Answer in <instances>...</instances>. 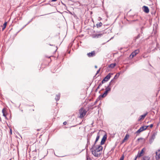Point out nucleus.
<instances>
[{
  "mask_svg": "<svg viewBox=\"0 0 160 160\" xmlns=\"http://www.w3.org/2000/svg\"><path fill=\"white\" fill-rule=\"evenodd\" d=\"M140 37V34H139L136 37H134V40L136 41L137 39H138Z\"/></svg>",
  "mask_w": 160,
  "mask_h": 160,
  "instance_id": "nucleus-23",
  "label": "nucleus"
},
{
  "mask_svg": "<svg viewBox=\"0 0 160 160\" xmlns=\"http://www.w3.org/2000/svg\"><path fill=\"white\" fill-rule=\"evenodd\" d=\"M112 74V73H109L103 79V81H105V82L108 81L110 77H111V75Z\"/></svg>",
  "mask_w": 160,
  "mask_h": 160,
  "instance_id": "nucleus-8",
  "label": "nucleus"
},
{
  "mask_svg": "<svg viewBox=\"0 0 160 160\" xmlns=\"http://www.w3.org/2000/svg\"><path fill=\"white\" fill-rule=\"evenodd\" d=\"M60 97V93H59L58 94L56 95L55 99L56 100V101H58L59 100Z\"/></svg>",
  "mask_w": 160,
  "mask_h": 160,
  "instance_id": "nucleus-18",
  "label": "nucleus"
},
{
  "mask_svg": "<svg viewBox=\"0 0 160 160\" xmlns=\"http://www.w3.org/2000/svg\"><path fill=\"white\" fill-rule=\"evenodd\" d=\"M99 34H96L93 35V38H99L102 37L103 34L105 33V30H102L99 32Z\"/></svg>",
  "mask_w": 160,
  "mask_h": 160,
  "instance_id": "nucleus-3",
  "label": "nucleus"
},
{
  "mask_svg": "<svg viewBox=\"0 0 160 160\" xmlns=\"http://www.w3.org/2000/svg\"><path fill=\"white\" fill-rule=\"evenodd\" d=\"M57 0H52V2H55L57 1Z\"/></svg>",
  "mask_w": 160,
  "mask_h": 160,
  "instance_id": "nucleus-40",
  "label": "nucleus"
},
{
  "mask_svg": "<svg viewBox=\"0 0 160 160\" xmlns=\"http://www.w3.org/2000/svg\"><path fill=\"white\" fill-rule=\"evenodd\" d=\"M115 82L113 80H112L111 82H109L108 85L105 89V90H107L108 92L110 91H111V88H110V86L112 84L114 83Z\"/></svg>",
  "mask_w": 160,
  "mask_h": 160,
  "instance_id": "nucleus-6",
  "label": "nucleus"
},
{
  "mask_svg": "<svg viewBox=\"0 0 160 160\" xmlns=\"http://www.w3.org/2000/svg\"><path fill=\"white\" fill-rule=\"evenodd\" d=\"M90 144V140L88 138L87 139V145H89Z\"/></svg>",
  "mask_w": 160,
  "mask_h": 160,
  "instance_id": "nucleus-31",
  "label": "nucleus"
},
{
  "mask_svg": "<svg viewBox=\"0 0 160 160\" xmlns=\"http://www.w3.org/2000/svg\"><path fill=\"white\" fill-rule=\"evenodd\" d=\"M89 108H91V106H90L89 107Z\"/></svg>",
  "mask_w": 160,
  "mask_h": 160,
  "instance_id": "nucleus-50",
  "label": "nucleus"
},
{
  "mask_svg": "<svg viewBox=\"0 0 160 160\" xmlns=\"http://www.w3.org/2000/svg\"><path fill=\"white\" fill-rule=\"evenodd\" d=\"M7 22H5L3 24V27H4V28H6V25H7Z\"/></svg>",
  "mask_w": 160,
  "mask_h": 160,
  "instance_id": "nucleus-32",
  "label": "nucleus"
},
{
  "mask_svg": "<svg viewBox=\"0 0 160 160\" xmlns=\"http://www.w3.org/2000/svg\"><path fill=\"white\" fill-rule=\"evenodd\" d=\"M153 124H151V125H150V126H150V127L151 128H152L153 126Z\"/></svg>",
  "mask_w": 160,
  "mask_h": 160,
  "instance_id": "nucleus-35",
  "label": "nucleus"
},
{
  "mask_svg": "<svg viewBox=\"0 0 160 160\" xmlns=\"http://www.w3.org/2000/svg\"><path fill=\"white\" fill-rule=\"evenodd\" d=\"M124 155L123 154L122 156L120 157L119 160H124Z\"/></svg>",
  "mask_w": 160,
  "mask_h": 160,
  "instance_id": "nucleus-25",
  "label": "nucleus"
},
{
  "mask_svg": "<svg viewBox=\"0 0 160 160\" xmlns=\"http://www.w3.org/2000/svg\"><path fill=\"white\" fill-rule=\"evenodd\" d=\"M114 147H113V148H112L111 150V151H113L114 149Z\"/></svg>",
  "mask_w": 160,
  "mask_h": 160,
  "instance_id": "nucleus-39",
  "label": "nucleus"
},
{
  "mask_svg": "<svg viewBox=\"0 0 160 160\" xmlns=\"http://www.w3.org/2000/svg\"><path fill=\"white\" fill-rule=\"evenodd\" d=\"M98 101H99V100H98V99H97L96 100L95 102H94V104H92V106H91L92 107V106H93L94 105L96 104L97 103V102H98Z\"/></svg>",
  "mask_w": 160,
  "mask_h": 160,
  "instance_id": "nucleus-28",
  "label": "nucleus"
},
{
  "mask_svg": "<svg viewBox=\"0 0 160 160\" xmlns=\"http://www.w3.org/2000/svg\"><path fill=\"white\" fill-rule=\"evenodd\" d=\"M145 149V148H143L140 152H138L137 155H136L137 157L140 158L141 156H142L143 155V153L144 152Z\"/></svg>",
  "mask_w": 160,
  "mask_h": 160,
  "instance_id": "nucleus-5",
  "label": "nucleus"
},
{
  "mask_svg": "<svg viewBox=\"0 0 160 160\" xmlns=\"http://www.w3.org/2000/svg\"><path fill=\"white\" fill-rule=\"evenodd\" d=\"M116 76L117 75H116L115 76H114V78H116Z\"/></svg>",
  "mask_w": 160,
  "mask_h": 160,
  "instance_id": "nucleus-47",
  "label": "nucleus"
},
{
  "mask_svg": "<svg viewBox=\"0 0 160 160\" xmlns=\"http://www.w3.org/2000/svg\"><path fill=\"white\" fill-rule=\"evenodd\" d=\"M102 146L101 145H99L96 148V147L95 146V148H94V150L96 151H98L100 152V151H102Z\"/></svg>",
  "mask_w": 160,
  "mask_h": 160,
  "instance_id": "nucleus-13",
  "label": "nucleus"
},
{
  "mask_svg": "<svg viewBox=\"0 0 160 160\" xmlns=\"http://www.w3.org/2000/svg\"><path fill=\"white\" fill-rule=\"evenodd\" d=\"M49 45L50 46H55V45H52V44H49Z\"/></svg>",
  "mask_w": 160,
  "mask_h": 160,
  "instance_id": "nucleus-43",
  "label": "nucleus"
},
{
  "mask_svg": "<svg viewBox=\"0 0 160 160\" xmlns=\"http://www.w3.org/2000/svg\"><path fill=\"white\" fill-rule=\"evenodd\" d=\"M148 127L149 126H142L140 127V128L138 131H137L136 133H139L142 132L147 129Z\"/></svg>",
  "mask_w": 160,
  "mask_h": 160,
  "instance_id": "nucleus-4",
  "label": "nucleus"
},
{
  "mask_svg": "<svg viewBox=\"0 0 160 160\" xmlns=\"http://www.w3.org/2000/svg\"><path fill=\"white\" fill-rule=\"evenodd\" d=\"M67 122L66 121H65L64 122H63V124L64 125H66V124H67Z\"/></svg>",
  "mask_w": 160,
  "mask_h": 160,
  "instance_id": "nucleus-34",
  "label": "nucleus"
},
{
  "mask_svg": "<svg viewBox=\"0 0 160 160\" xmlns=\"http://www.w3.org/2000/svg\"><path fill=\"white\" fill-rule=\"evenodd\" d=\"M95 148V146L93 147V146H92V148L90 149L91 151L92 152V154L94 156L98 157L100 156V153L99 152L96 150V151L94 150Z\"/></svg>",
  "mask_w": 160,
  "mask_h": 160,
  "instance_id": "nucleus-2",
  "label": "nucleus"
},
{
  "mask_svg": "<svg viewBox=\"0 0 160 160\" xmlns=\"http://www.w3.org/2000/svg\"><path fill=\"white\" fill-rule=\"evenodd\" d=\"M98 89H97L96 90V91L97 92V91L98 90Z\"/></svg>",
  "mask_w": 160,
  "mask_h": 160,
  "instance_id": "nucleus-49",
  "label": "nucleus"
},
{
  "mask_svg": "<svg viewBox=\"0 0 160 160\" xmlns=\"http://www.w3.org/2000/svg\"><path fill=\"white\" fill-rule=\"evenodd\" d=\"M107 138V136L106 135H104L102 138V140L101 142V145H102L104 143V142L105 141H106V140Z\"/></svg>",
  "mask_w": 160,
  "mask_h": 160,
  "instance_id": "nucleus-14",
  "label": "nucleus"
},
{
  "mask_svg": "<svg viewBox=\"0 0 160 160\" xmlns=\"http://www.w3.org/2000/svg\"><path fill=\"white\" fill-rule=\"evenodd\" d=\"M99 18H100V20H101V19H102V18H101L99 17Z\"/></svg>",
  "mask_w": 160,
  "mask_h": 160,
  "instance_id": "nucleus-48",
  "label": "nucleus"
},
{
  "mask_svg": "<svg viewBox=\"0 0 160 160\" xmlns=\"http://www.w3.org/2000/svg\"><path fill=\"white\" fill-rule=\"evenodd\" d=\"M138 158V157H137V156H136L134 160H136L137 159V158Z\"/></svg>",
  "mask_w": 160,
  "mask_h": 160,
  "instance_id": "nucleus-36",
  "label": "nucleus"
},
{
  "mask_svg": "<svg viewBox=\"0 0 160 160\" xmlns=\"http://www.w3.org/2000/svg\"><path fill=\"white\" fill-rule=\"evenodd\" d=\"M116 65V63H113L110 64L108 66L109 68H113Z\"/></svg>",
  "mask_w": 160,
  "mask_h": 160,
  "instance_id": "nucleus-20",
  "label": "nucleus"
},
{
  "mask_svg": "<svg viewBox=\"0 0 160 160\" xmlns=\"http://www.w3.org/2000/svg\"><path fill=\"white\" fill-rule=\"evenodd\" d=\"M157 135V133L156 132H154L152 134V135L151 137V138L152 139H154L155 138L156 136Z\"/></svg>",
  "mask_w": 160,
  "mask_h": 160,
  "instance_id": "nucleus-22",
  "label": "nucleus"
},
{
  "mask_svg": "<svg viewBox=\"0 0 160 160\" xmlns=\"http://www.w3.org/2000/svg\"><path fill=\"white\" fill-rule=\"evenodd\" d=\"M139 52V49H137L135 50L134 52H132L130 55V57H131L132 58H133Z\"/></svg>",
  "mask_w": 160,
  "mask_h": 160,
  "instance_id": "nucleus-7",
  "label": "nucleus"
},
{
  "mask_svg": "<svg viewBox=\"0 0 160 160\" xmlns=\"http://www.w3.org/2000/svg\"><path fill=\"white\" fill-rule=\"evenodd\" d=\"M96 55L95 51H92L91 52L88 53L87 55L89 57H92Z\"/></svg>",
  "mask_w": 160,
  "mask_h": 160,
  "instance_id": "nucleus-11",
  "label": "nucleus"
},
{
  "mask_svg": "<svg viewBox=\"0 0 160 160\" xmlns=\"http://www.w3.org/2000/svg\"><path fill=\"white\" fill-rule=\"evenodd\" d=\"M40 130V129H38L37 130H38V131H39V130Z\"/></svg>",
  "mask_w": 160,
  "mask_h": 160,
  "instance_id": "nucleus-51",
  "label": "nucleus"
},
{
  "mask_svg": "<svg viewBox=\"0 0 160 160\" xmlns=\"http://www.w3.org/2000/svg\"><path fill=\"white\" fill-rule=\"evenodd\" d=\"M141 160H150V158L148 156H144Z\"/></svg>",
  "mask_w": 160,
  "mask_h": 160,
  "instance_id": "nucleus-19",
  "label": "nucleus"
},
{
  "mask_svg": "<svg viewBox=\"0 0 160 160\" xmlns=\"http://www.w3.org/2000/svg\"><path fill=\"white\" fill-rule=\"evenodd\" d=\"M5 28H4V27H3L2 28V30L3 31L5 29Z\"/></svg>",
  "mask_w": 160,
  "mask_h": 160,
  "instance_id": "nucleus-42",
  "label": "nucleus"
},
{
  "mask_svg": "<svg viewBox=\"0 0 160 160\" xmlns=\"http://www.w3.org/2000/svg\"><path fill=\"white\" fill-rule=\"evenodd\" d=\"M48 58H50V57H48Z\"/></svg>",
  "mask_w": 160,
  "mask_h": 160,
  "instance_id": "nucleus-52",
  "label": "nucleus"
},
{
  "mask_svg": "<svg viewBox=\"0 0 160 160\" xmlns=\"http://www.w3.org/2000/svg\"><path fill=\"white\" fill-rule=\"evenodd\" d=\"M148 112H146L143 115L140 116L138 119V121H140L142 119H143L148 114Z\"/></svg>",
  "mask_w": 160,
  "mask_h": 160,
  "instance_id": "nucleus-12",
  "label": "nucleus"
},
{
  "mask_svg": "<svg viewBox=\"0 0 160 160\" xmlns=\"http://www.w3.org/2000/svg\"><path fill=\"white\" fill-rule=\"evenodd\" d=\"M56 50H57V49H58V48H57V46H56Z\"/></svg>",
  "mask_w": 160,
  "mask_h": 160,
  "instance_id": "nucleus-46",
  "label": "nucleus"
},
{
  "mask_svg": "<svg viewBox=\"0 0 160 160\" xmlns=\"http://www.w3.org/2000/svg\"><path fill=\"white\" fill-rule=\"evenodd\" d=\"M107 90H105V91L104 92V93L102 95H101L99 96V97L101 98H104L107 95L108 93V91Z\"/></svg>",
  "mask_w": 160,
  "mask_h": 160,
  "instance_id": "nucleus-16",
  "label": "nucleus"
},
{
  "mask_svg": "<svg viewBox=\"0 0 160 160\" xmlns=\"http://www.w3.org/2000/svg\"><path fill=\"white\" fill-rule=\"evenodd\" d=\"M102 23L101 22L98 23L96 25L97 27L98 28L101 27L102 26Z\"/></svg>",
  "mask_w": 160,
  "mask_h": 160,
  "instance_id": "nucleus-21",
  "label": "nucleus"
},
{
  "mask_svg": "<svg viewBox=\"0 0 160 160\" xmlns=\"http://www.w3.org/2000/svg\"><path fill=\"white\" fill-rule=\"evenodd\" d=\"M87 112L83 108H81L79 110V113L80 114L79 118H83L86 115Z\"/></svg>",
  "mask_w": 160,
  "mask_h": 160,
  "instance_id": "nucleus-1",
  "label": "nucleus"
},
{
  "mask_svg": "<svg viewBox=\"0 0 160 160\" xmlns=\"http://www.w3.org/2000/svg\"><path fill=\"white\" fill-rule=\"evenodd\" d=\"M86 160H88L89 156H88V152H87L86 154Z\"/></svg>",
  "mask_w": 160,
  "mask_h": 160,
  "instance_id": "nucleus-26",
  "label": "nucleus"
},
{
  "mask_svg": "<svg viewBox=\"0 0 160 160\" xmlns=\"http://www.w3.org/2000/svg\"><path fill=\"white\" fill-rule=\"evenodd\" d=\"M154 139H152V138H150L149 139V142L150 143H151L153 141Z\"/></svg>",
  "mask_w": 160,
  "mask_h": 160,
  "instance_id": "nucleus-29",
  "label": "nucleus"
},
{
  "mask_svg": "<svg viewBox=\"0 0 160 160\" xmlns=\"http://www.w3.org/2000/svg\"><path fill=\"white\" fill-rule=\"evenodd\" d=\"M7 112L6 113H3V115L4 117L6 118H7Z\"/></svg>",
  "mask_w": 160,
  "mask_h": 160,
  "instance_id": "nucleus-30",
  "label": "nucleus"
},
{
  "mask_svg": "<svg viewBox=\"0 0 160 160\" xmlns=\"http://www.w3.org/2000/svg\"><path fill=\"white\" fill-rule=\"evenodd\" d=\"M100 68L97 72V73L95 75H97L99 72L100 71Z\"/></svg>",
  "mask_w": 160,
  "mask_h": 160,
  "instance_id": "nucleus-33",
  "label": "nucleus"
},
{
  "mask_svg": "<svg viewBox=\"0 0 160 160\" xmlns=\"http://www.w3.org/2000/svg\"><path fill=\"white\" fill-rule=\"evenodd\" d=\"M142 57L144 58H146L147 57V56H145V55H143Z\"/></svg>",
  "mask_w": 160,
  "mask_h": 160,
  "instance_id": "nucleus-41",
  "label": "nucleus"
},
{
  "mask_svg": "<svg viewBox=\"0 0 160 160\" xmlns=\"http://www.w3.org/2000/svg\"><path fill=\"white\" fill-rule=\"evenodd\" d=\"M101 86H99V85L98 87L97 88V89H98L99 88V87H100Z\"/></svg>",
  "mask_w": 160,
  "mask_h": 160,
  "instance_id": "nucleus-38",
  "label": "nucleus"
},
{
  "mask_svg": "<svg viewBox=\"0 0 160 160\" xmlns=\"http://www.w3.org/2000/svg\"><path fill=\"white\" fill-rule=\"evenodd\" d=\"M129 135L128 134H127L125 137H124V139L122 140V143H123L124 142H125V141L127 140L128 139V138H129Z\"/></svg>",
  "mask_w": 160,
  "mask_h": 160,
  "instance_id": "nucleus-17",
  "label": "nucleus"
},
{
  "mask_svg": "<svg viewBox=\"0 0 160 160\" xmlns=\"http://www.w3.org/2000/svg\"><path fill=\"white\" fill-rule=\"evenodd\" d=\"M10 132L12 134V130L11 129H10Z\"/></svg>",
  "mask_w": 160,
  "mask_h": 160,
  "instance_id": "nucleus-44",
  "label": "nucleus"
},
{
  "mask_svg": "<svg viewBox=\"0 0 160 160\" xmlns=\"http://www.w3.org/2000/svg\"><path fill=\"white\" fill-rule=\"evenodd\" d=\"M156 160H158L160 158V149H158L156 152Z\"/></svg>",
  "mask_w": 160,
  "mask_h": 160,
  "instance_id": "nucleus-10",
  "label": "nucleus"
},
{
  "mask_svg": "<svg viewBox=\"0 0 160 160\" xmlns=\"http://www.w3.org/2000/svg\"><path fill=\"white\" fill-rule=\"evenodd\" d=\"M142 9L143 11L146 13H149V10L148 7L145 6H143L142 8Z\"/></svg>",
  "mask_w": 160,
  "mask_h": 160,
  "instance_id": "nucleus-9",
  "label": "nucleus"
},
{
  "mask_svg": "<svg viewBox=\"0 0 160 160\" xmlns=\"http://www.w3.org/2000/svg\"><path fill=\"white\" fill-rule=\"evenodd\" d=\"M95 68H97V66H96H96H95Z\"/></svg>",
  "mask_w": 160,
  "mask_h": 160,
  "instance_id": "nucleus-45",
  "label": "nucleus"
},
{
  "mask_svg": "<svg viewBox=\"0 0 160 160\" xmlns=\"http://www.w3.org/2000/svg\"><path fill=\"white\" fill-rule=\"evenodd\" d=\"M99 138H100L99 133V132H98L97 134V137H96L95 142L94 144L92 145V146H93V147H94V146H95L97 142L98 141V139H99Z\"/></svg>",
  "mask_w": 160,
  "mask_h": 160,
  "instance_id": "nucleus-15",
  "label": "nucleus"
},
{
  "mask_svg": "<svg viewBox=\"0 0 160 160\" xmlns=\"http://www.w3.org/2000/svg\"><path fill=\"white\" fill-rule=\"evenodd\" d=\"M143 139V138H138V139L137 140L138 141H139L140 140H141V139Z\"/></svg>",
  "mask_w": 160,
  "mask_h": 160,
  "instance_id": "nucleus-37",
  "label": "nucleus"
},
{
  "mask_svg": "<svg viewBox=\"0 0 160 160\" xmlns=\"http://www.w3.org/2000/svg\"><path fill=\"white\" fill-rule=\"evenodd\" d=\"M105 82V81H103V79L102 82L99 84V86H101Z\"/></svg>",
  "mask_w": 160,
  "mask_h": 160,
  "instance_id": "nucleus-27",
  "label": "nucleus"
},
{
  "mask_svg": "<svg viewBox=\"0 0 160 160\" xmlns=\"http://www.w3.org/2000/svg\"><path fill=\"white\" fill-rule=\"evenodd\" d=\"M2 112L3 114V113H6L7 111L6 109L5 108H3L2 110Z\"/></svg>",
  "mask_w": 160,
  "mask_h": 160,
  "instance_id": "nucleus-24",
  "label": "nucleus"
}]
</instances>
